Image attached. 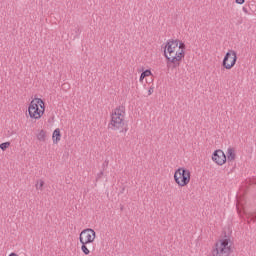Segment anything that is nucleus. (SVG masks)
Here are the masks:
<instances>
[{"label": "nucleus", "instance_id": "nucleus-18", "mask_svg": "<svg viewBox=\"0 0 256 256\" xmlns=\"http://www.w3.org/2000/svg\"><path fill=\"white\" fill-rule=\"evenodd\" d=\"M178 51H185V43L178 42Z\"/></svg>", "mask_w": 256, "mask_h": 256}, {"label": "nucleus", "instance_id": "nucleus-12", "mask_svg": "<svg viewBox=\"0 0 256 256\" xmlns=\"http://www.w3.org/2000/svg\"><path fill=\"white\" fill-rule=\"evenodd\" d=\"M37 139L38 141L45 143V141H47V132H45V130H41L37 135Z\"/></svg>", "mask_w": 256, "mask_h": 256}, {"label": "nucleus", "instance_id": "nucleus-7", "mask_svg": "<svg viewBox=\"0 0 256 256\" xmlns=\"http://www.w3.org/2000/svg\"><path fill=\"white\" fill-rule=\"evenodd\" d=\"M97 237V234L95 233V230L91 228H87L81 231L79 235V241L80 243H93L95 241V238Z\"/></svg>", "mask_w": 256, "mask_h": 256}, {"label": "nucleus", "instance_id": "nucleus-5", "mask_svg": "<svg viewBox=\"0 0 256 256\" xmlns=\"http://www.w3.org/2000/svg\"><path fill=\"white\" fill-rule=\"evenodd\" d=\"M174 181L179 187L189 185L191 181V171L185 168H178L174 173Z\"/></svg>", "mask_w": 256, "mask_h": 256}, {"label": "nucleus", "instance_id": "nucleus-6", "mask_svg": "<svg viewBox=\"0 0 256 256\" xmlns=\"http://www.w3.org/2000/svg\"><path fill=\"white\" fill-rule=\"evenodd\" d=\"M237 63V52L235 50H229L224 56L222 65L224 69H233Z\"/></svg>", "mask_w": 256, "mask_h": 256}, {"label": "nucleus", "instance_id": "nucleus-20", "mask_svg": "<svg viewBox=\"0 0 256 256\" xmlns=\"http://www.w3.org/2000/svg\"><path fill=\"white\" fill-rule=\"evenodd\" d=\"M236 3L238 5H243V3H245V0H236Z\"/></svg>", "mask_w": 256, "mask_h": 256}, {"label": "nucleus", "instance_id": "nucleus-16", "mask_svg": "<svg viewBox=\"0 0 256 256\" xmlns=\"http://www.w3.org/2000/svg\"><path fill=\"white\" fill-rule=\"evenodd\" d=\"M151 75V70H145L140 75V81H143L145 77H149Z\"/></svg>", "mask_w": 256, "mask_h": 256}, {"label": "nucleus", "instance_id": "nucleus-3", "mask_svg": "<svg viewBox=\"0 0 256 256\" xmlns=\"http://www.w3.org/2000/svg\"><path fill=\"white\" fill-rule=\"evenodd\" d=\"M233 251V243L231 239L224 238L218 240L212 248V256H229Z\"/></svg>", "mask_w": 256, "mask_h": 256}, {"label": "nucleus", "instance_id": "nucleus-2", "mask_svg": "<svg viewBox=\"0 0 256 256\" xmlns=\"http://www.w3.org/2000/svg\"><path fill=\"white\" fill-rule=\"evenodd\" d=\"M112 131H119L120 133H127L129 128L125 124V106H118L111 115V121L108 125Z\"/></svg>", "mask_w": 256, "mask_h": 256}, {"label": "nucleus", "instance_id": "nucleus-8", "mask_svg": "<svg viewBox=\"0 0 256 256\" xmlns=\"http://www.w3.org/2000/svg\"><path fill=\"white\" fill-rule=\"evenodd\" d=\"M212 160L214 163H216V165H225V163H227V156L223 150H216L212 154Z\"/></svg>", "mask_w": 256, "mask_h": 256}, {"label": "nucleus", "instance_id": "nucleus-1", "mask_svg": "<svg viewBox=\"0 0 256 256\" xmlns=\"http://www.w3.org/2000/svg\"><path fill=\"white\" fill-rule=\"evenodd\" d=\"M179 40L169 39L164 48V56L167 59V67L175 69L181 65V61L185 58V51L178 50Z\"/></svg>", "mask_w": 256, "mask_h": 256}, {"label": "nucleus", "instance_id": "nucleus-22", "mask_svg": "<svg viewBox=\"0 0 256 256\" xmlns=\"http://www.w3.org/2000/svg\"><path fill=\"white\" fill-rule=\"evenodd\" d=\"M101 177H103V172H100V173L98 174V179H101Z\"/></svg>", "mask_w": 256, "mask_h": 256}, {"label": "nucleus", "instance_id": "nucleus-23", "mask_svg": "<svg viewBox=\"0 0 256 256\" xmlns=\"http://www.w3.org/2000/svg\"><path fill=\"white\" fill-rule=\"evenodd\" d=\"M108 164H109V162L105 161L103 165H104V166H105V165L107 166Z\"/></svg>", "mask_w": 256, "mask_h": 256}, {"label": "nucleus", "instance_id": "nucleus-21", "mask_svg": "<svg viewBox=\"0 0 256 256\" xmlns=\"http://www.w3.org/2000/svg\"><path fill=\"white\" fill-rule=\"evenodd\" d=\"M242 11H244V12L246 13V15L249 14V10H248L246 7H243V8H242Z\"/></svg>", "mask_w": 256, "mask_h": 256}, {"label": "nucleus", "instance_id": "nucleus-9", "mask_svg": "<svg viewBox=\"0 0 256 256\" xmlns=\"http://www.w3.org/2000/svg\"><path fill=\"white\" fill-rule=\"evenodd\" d=\"M236 209H237L238 215H240V217H243V215H245L248 223H251V221L253 223H255V221H256V211L246 212L245 210H242L240 208L239 204L236 205Z\"/></svg>", "mask_w": 256, "mask_h": 256}, {"label": "nucleus", "instance_id": "nucleus-17", "mask_svg": "<svg viewBox=\"0 0 256 256\" xmlns=\"http://www.w3.org/2000/svg\"><path fill=\"white\" fill-rule=\"evenodd\" d=\"M11 147V142H4L0 144V149L2 151H5L6 149H9Z\"/></svg>", "mask_w": 256, "mask_h": 256}, {"label": "nucleus", "instance_id": "nucleus-19", "mask_svg": "<svg viewBox=\"0 0 256 256\" xmlns=\"http://www.w3.org/2000/svg\"><path fill=\"white\" fill-rule=\"evenodd\" d=\"M155 87L151 86L148 90V95H153V91H154Z\"/></svg>", "mask_w": 256, "mask_h": 256}, {"label": "nucleus", "instance_id": "nucleus-4", "mask_svg": "<svg viewBox=\"0 0 256 256\" xmlns=\"http://www.w3.org/2000/svg\"><path fill=\"white\" fill-rule=\"evenodd\" d=\"M31 119H41L45 113V102L41 98H34L28 107Z\"/></svg>", "mask_w": 256, "mask_h": 256}, {"label": "nucleus", "instance_id": "nucleus-13", "mask_svg": "<svg viewBox=\"0 0 256 256\" xmlns=\"http://www.w3.org/2000/svg\"><path fill=\"white\" fill-rule=\"evenodd\" d=\"M45 185V181H43L42 179L37 180L35 187L38 191H43V187Z\"/></svg>", "mask_w": 256, "mask_h": 256}, {"label": "nucleus", "instance_id": "nucleus-15", "mask_svg": "<svg viewBox=\"0 0 256 256\" xmlns=\"http://www.w3.org/2000/svg\"><path fill=\"white\" fill-rule=\"evenodd\" d=\"M72 35L74 39H77V37H79V35H81V30L79 29V27H75L72 30Z\"/></svg>", "mask_w": 256, "mask_h": 256}, {"label": "nucleus", "instance_id": "nucleus-10", "mask_svg": "<svg viewBox=\"0 0 256 256\" xmlns=\"http://www.w3.org/2000/svg\"><path fill=\"white\" fill-rule=\"evenodd\" d=\"M52 139L53 143H59V141H61V130H59V128L54 130Z\"/></svg>", "mask_w": 256, "mask_h": 256}, {"label": "nucleus", "instance_id": "nucleus-14", "mask_svg": "<svg viewBox=\"0 0 256 256\" xmlns=\"http://www.w3.org/2000/svg\"><path fill=\"white\" fill-rule=\"evenodd\" d=\"M81 251L82 253H84V255H89V253H91V251H89V248H87V243H81Z\"/></svg>", "mask_w": 256, "mask_h": 256}, {"label": "nucleus", "instance_id": "nucleus-11", "mask_svg": "<svg viewBox=\"0 0 256 256\" xmlns=\"http://www.w3.org/2000/svg\"><path fill=\"white\" fill-rule=\"evenodd\" d=\"M235 157H236L235 149L229 147L227 149V159H228V161H235Z\"/></svg>", "mask_w": 256, "mask_h": 256}]
</instances>
